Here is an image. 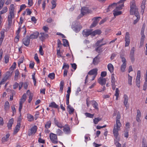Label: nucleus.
Here are the masks:
<instances>
[{
    "instance_id": "nucleus-50",
    "label": "nucleus",
    "mask_w": 147,
    "mask_h": 147,
    "mask_svg": "<svg viewBox=\"0 0 147 147\" xmlns=\"http://www.w3.org/2000/svg\"><path fill=\"white\" fill-rule=\"evenodd\" d=\"M28 118L29 119L28 121H32L34 120L33 116L30 115H29L27 116Z\"/></svg>"
},
{
    "instance_id": "nucleus-38",
    "label": "nucleus",
    "mask_w": 147,
    "mask_h": 147,
    "mask_svg": "<svg viewBox=\"0 0 147 147\" xmlns=\"http://www.w3.org/2000/svg\"><path fill=\"white\" fill-rule=\"evenodd\" d=\"M95 50L98 53H101L102 51V48H101V46H99L96 48Z\"/></svg>"
},
{
    "instance_id": "nucleus-8",
    "label": "nucleus",
    "mask_w": 147,
    "mask_h": 147,
    "mask_svg": "<svg viewBox=\"0 0 147 147\" xmlns=\"http://www.w3.org/2000/svg\"><path fill=\"white\" fill-rule=\"evenodd\" d=\"M129 33L128 32H127L126 33L125 36V47H126L128 46L129 44Z\"/></svg>"
},
{
    "instance_id": "nucleus-63",
    "label": "nucleus",
    "mask_w": 147,
    "mask_h": 147,
    "mask_svg": "<svg viewBox=\"0 0 147 147\" xmlns=\"http://www.w3.org/2000/svg\"><path fill=\"white\" fill-rule=\"evenodd\" d=\"M62 43H61V41L58 39L57 40V45H58V47L60 48L61 46Z\"/></svg>"
},
{
    "instance_id": "nucleus-31",
    "label": "nucleus",
    "mask_w": 147,
    "mask_h": 147,
    "mask_svg": "<svg viewBox=\"0 0 147 147\" xmlns=\"http://www.w3.org/2000/svg\"><path fill=\"white\" fill-rule=\"evenodd\" d=\"M14 7L13 4H11L10 5L9 8V13L14 14Z\"/></svg>"
},
{
    "instance_id": "nucleus-4",
    "label": "nucleus",
    "mask_w": 147,
    "mask_h": 147,
    "mask_svg": "<svg viewBox=\"0 0 147 147\" xmlns=\"http://www.w3.org/2000/svg\"><path fill=\"white\" fill-rule=\"evenodd\" d=\"M114 136L115 138V140L114 143L117 147H121V144L119 142L120 140V138L118 137V132L117 131H114L113 132ZM125 144H123V146L122 147H126L125 146Z\"/></svg>"
},
{
    "instance_id": "nucleus-7",
    "label": "nucleus",
    "mask_w": 147,
    "mask_h": 147,
    "mask_svg": "<svg viewBox=\"0 0 147 147\" xmlns=\"http://www.w3.org/2000/svg\"><path fill=\"white\" fill-rule=\"evenodd\" d=\"M99 18H101L99 17H94L92 19V20H94V21L90 26V28H92L96 26L100 20Z\"/></svg>"
},
{
    "instance_id": "nucleus-48",
    "label": "nucleus",
    "mask_w": 147,
    "mask_h": 147,
    "mask_svg": "<svg viewBox=\"0 0 147 147\" xmlns=\"http://www.w3.org/2000/svg\"><path fill=\"white\" fill-rule=\"evenodd\" d=\"M7 10V7H5L3 9L0 11V14H2L5 13Z\"/></svg>"
},
{
    "instance_id": "nucleus-44",
    "label": "nucleus",
    "mask_w": 147,
    "mask_h": 147,
    "mask_svg": "<svg viewBox=\"0 0 147 147\" xmlns=\"http://www.w3.org/2000/svg\"><path fill=\"white\" fill-rule=\"evenodd\" d=\"M48 77L51 79H53L55 78V74L54 73L49 74Z\"/></svg>"
},
{
    "instance_id": "nucleus-24",
    "label": "nucleus",
    "mask_w": 147,
    "mask_h": 147,
    "mask_svg": "<svg viewBox=\"0 0 147 147\" xmlns=\"http://www.w3.org/2000/svg\"><path fill=\"white\" fill-rule=\"evenodd\" d=\"M10 135L8 134L6 135V136L2 138V142H7L8 140Z\"/></svg>"
},
{
    "instance_id": "nucleus-15",
    "label": "nucleus",
    "mask_w": 147,
    "mask_h": 147,
    "mask_svg": "<svg viewBox=\"0 0 147 147\" xmlns=\"http://www.w3.org/2000/svg\"><path fill=\"white\" fill-rule=\"evenodd\" d=\"M100 57L98 55L95 57L93 60V63L94 65H96L100 62Z\"/></svg>"
},
{
    "instance_id": "nucleus-55",
    "label": "nucleus",
    "mask_w": 147,
    "mask_h": 147,
    "mask_svg": "<svg viewBox=\"0 0 147 147\" xmlns=\"http://www.w3.org/2000/svg\"><path fill=\"white\" fill-rule=\"evenodd\" d=\"M137 17V19L135 20L134 21L133 24H135L138 21L139 19L140 18V16L139 15V13L138 16H136Z\"/></svg>"
},
{
    "instance_id": "nucleus-37",
    "label": "nucleus",
    "mask_w": 147,
    "mask_h": 147,
    "mask_svg": "<svg viewBox=\"0 0 147 147\" xmlns=\"http://www.w3.org/2000/svg\"><path fill=\"white\" fill-rule=\"evenodd\" d=\"M85 115L86 116V117L92 118L94 116V114H91L88 113H85Z\"/></svg>"
},
{
    "instance_id": "nucleus-1",
    "label": "nucleus",
    "mask_w": 147,
    "mask_h": 147,
    "mask_svg": "<svg viewBox=\"0 0 147 147\" xmlns=\"http://www.w3.org/2000/svg\"><path fill=\"white\" fill-rule=\"evenodd\" d=\"M130 14L131 15H135V16H138V9L136 5V1L132 0L130 3Z\"/></svg>"
},
{
    "instance_id": "nucleus-28",
    "label": "nucleus",
    "mask_w": 147,
    "mask_h": 147,
    "mask_svg": "<svg viewBox=\"0 0 147 147\" xmlns=\"http://www.w3.org/2000/svg\"><path fill=\"white\" fill-rule=\"evenodd\" d=\"M92 105L94 107L97 111L98 110V105L97 102L95 101H92Z\"/></svg>"
},
{
    "instance_id": "nucleus-49",
    "label": "nucleus",
    "mask_w": 147,
    "mask_h": 147,
    "mask_svg": "<svg viewBox=\"0 0 147 147\" xmlns=\"http://www.w3.org/2000/svg\"><path fill=\"white\" fill-rule=\"evenodd\" d=\"M39 47V52L41 55H43L44 54V53L43 51L42 47V46L40 45V46Z\"/></svg>"
},
{
    "instance_id": "nucleus-36",
    "label": "nucleus",
    "mask_w": 147,
    "mask_h": 147,
    "mask_svg": "<svg viewBox=\"0 0 147 147\" xmlns=\"http://www.w3.org/2000/svg\"><path fill=\"white\" fill-rule=\"evenodd\" d=\"M64 85V82L63 81H61L60 83V91H61V92L63 91Z\"/></svg>"
},
{
    "instance_id": "nucleus-27",
    "label": "nucleus",
    "mask_w": 147,
    "mask_h": 147,
    "mask_svg": "<svg viewBox=\"0 0 147 147\" xmlns=\"http://www.w3.org/2000/svg\"><path fill=\"white\" fill-rule=\"evenodd\" d=\"M115 9L116 8H115ZM117 10L116 9H115L113 10V11H114L113 14L114 16H117L121 14L122 12L121 11H116V10Z\"/></svg>"
},
{
    "instance_id": "nucleus-19",
    "label": "nucleus",
    "mask_w": 147,
    "mask_h": 147,
    "mask_svg": "<svg viewBox=\"0 0 147 147\" xmlns=\"http://www.w3.org/2000/svg\"><path fill=\"white\" fill-rule=\"evenodd\" d=\"M124 100L123 102L124 104L126 107V108L127 109L128 107V106H127V104L128 101V96L126 94L124 95Z\"/></svg>"
},
{
    "instance_id": "nucleus-59",
    "label": "nucleus",
    "mask_w": 147,
    "mask_h": 147,
    "mask_svg": "<svg viewBox=\"0 0 147 147\" xmlns=\"http://www.w3.org/2000/svg\"><path fill=\"white\" fill-rule=\"evenodd\" d=\"M34 62L31 61L29 65V67L31 69H33L34 67Z\"/></svg>"
},
{
    "instance_id": "nucleus-35",
    "label": "nucleus",
    "mask_w": 147,
    "mask_h": 147,
    "mask_svg": "<svg viewBox=\"0 0 147 147\" xmlns=\"http://www.w3.org/2000/svg\"><path fill=\"white\" fill-rule=\"evenodd\" d=\"M45 34L43 33H41L39 34V37L41 40L43 41L45 39Z\"/></svg>"
},
{
    "instance_id": "nucleus-16",
    "label": "nucleus",
    "mask_w": 147,
    "mask_h": 147,
    "mask_svg": "<svg viewBox=\"0 0 147 147\" xmlns=\"http://www.w3.org/2000/svg\"><path fill=\"white\" fill-rule=\"evenodd\" d=\"M90 30L85 29L83 30L82 32L83 35L85 37L88 36L89 35H90Z\"/></svg>"
},
{
    "instance_id": "nucleus-20",
    "label": "nucleus",
    "mask_w": 147,
    "mask_h": 147,
    "mask_svg": "<svg viewBox=\"0 0 147 147\" xmlns=\"http://www.w3.org/2000/svg\"><path fill=\"white\" fill-rule=\"evenodd\" d=\"M49 107L52 108H57L58 109H59V106L57 105L54 102H51L49 105Z\"/></svg>"
},
{
    "instance_id": "nucleus-60",
    "label": "nucleus",
    "mask_w": 147,
    "mask_h": 147,
    "mask_svg": "<svg viewBox=\"0 0 147 147\" xmlns=\"http://www.w3.org/2000/svg\"><path fill=\"white\" fill-rule=\"evenodd\" d=\"M23 103L20 102V106L19 108V111L20 113H21V109L22 107V104Z\"/></svg>"
},
{
    "instance_id": "nucleus-10",
    "label": "nucleus",
    "mask_w": 147,
    "mask_h": 147,
    "mask_svg": "<svg viewBox=\"0 0 147 147\" xmlns=\"http://www.w3.org/2000/svg\"><path fill=\"white\" fill-rule=\"evenodd\" d=\"M37 128L36 126L32 127L28 131V135L30 136L32 134H34L37 131Z\"/></svg>"
},
{
    "instance_id": "nucleus-61",
    "label": "nucleus",
    "mask_w": 147,
    "mask_h": 147,
    "mask_svg": "<svg viewBox=\"0 0 147 147\" xmlns=\"http://www.w3.org/2000/svg\"><path fill=\"white\" fill-rule=\"evenodd\" d=\"M130 57L131 61L132 62H134L135 60L134 55L130 54Z\"/></svg>"
},
{
    "instance_id": "nucleus-57",
    "label": "nucleus",
    "mask_w": 147,
    "mask_h": 147,
    "mask_svg": "<svg viewBox=\"0 0 147 147\" xmlns=\"http://www.w3.org/2000/svg\"><path fill=\"white\" fill-rule=\"evenodd\" d=\"M145 4H142L141 5V12L143 13L144 12V9L145 8Z\"/></svg>"
},
{
    "instance_id": "nucleus-33",
    "label": "nucleus",
    "mask_w": 147,
    "mask_h": 147,
    "mask_svg": "<svg viewBox=\"0 0 147 147\" xmlns=\"http://www.w3.org/2000/svg\"><path fill=\"white\" fill-rule=\"evenodd\" d=\"M147 88V78H145V82L143 85V90L145 91Z\"/></svg>"
},
{
    "instance_id": "nucleus-51",
    "label": "nucleus",
    "mask_w": 147,
    "mask_h": 147,
    "mask_svg": "<svg viewBox=\"0 0 147 147\" xmlns=\"http://www.w3.org/2000/svg\"><path fill=\"white\" fill-rule=\"evenodd\" d=\"M51 124V122L50 121H48L47 122L46 124L45 125V127L46 128H49Z\"/></svg>"
},
{
    "instance_id": "nucleus-13",
    "label": "nucleus",
    "mask_w": 147,
    "mask_h": 147,
    "mask_svg": "<svg viewBox=\"0 0 147 147\" xmlns=\"http://www.w3.org/2000/svg\"><path fill=\"white\" fill-rule=\"evenodd\" d=\"M98 81L100 84L102 86L103 85H105V84L106 80L105 78L100 77L98 79Z\"/></svg>"
},
{
    "instance_id": "nucleus-25",
    "label": "nucleus",
    "mask_w": 147,
    "mask_h": 147,
    "mask_svg": "<svg viewBox=\"0 0 147 147\" xmlns=\"http://www.w3.org/2000/svg\"><path fill=\"white\" fill-rule=\"evenodd\" d=\"M67 108L69 110L68 111L69 114H72L74 110V108L71 107L70 105L67 106Z\"/></svg>"
},
{
    "instance_id": "nucleus-62",
    "label": "nucleus",
    "mask_w": 147,
    "mask_h": 147,
    "mask_svg": "<svg viewBox=\"0 0 147 147\" xmlns=\"http://www.w3.org/2000/svg\"><path fill=\"white\" fill-rule=\"evenodd\" d=\"M128 131L127 130H126L124 132V135L125 137L126 138H127L128 136Z\"/></svg>"
},
{
    "instance_id": "nucleus-64",
    "label": "nucleus",
    "mask_w": 147,
    "mask_h": 147,
    "mask_svg": "<svg viewBox=\"0 0 147 147\" xmlns=\"http://www.w3.org/2000/svg\"><path fill=\"white\" fill-rule=\"evenodd\" d=\"M107 75V72L106 71H102L101 74V78L105 77Z\"/></svg>"
},
{
    "instance_id": "nucleus-5",
    "label": "nucleus",
    "mask_w": 147,
    "mask_h": 147,
    "mask_svg": "<svg viewBox=\"0 0 147 147\" xmlns=\"http://www.w3.org/2000/svg\"><path fill=\"white\" fill-rule=\"evenodd\" d=\"M81 11V13L80 15L81 17L83 16L86 13H91L92 12V11L91 10L89 9L88 7H82Z\"/></svg>"
},
{
    "instance_id": "nucleus-46",
    "label": "nucleus",
    "mask_w": 147,
    "mask_h": 147,
    "mask_svg": "<svg viewBox=\"0 0 147 147\" xmlns=\"http://www.w3.org/2000/svg\"><path fill=\"white\" fill-rule=\"evenodd\" d=\"M63 45L64 47L67 46V45H69V43L68 40L66 39H63Z\"/></svg>"
},
{
    "instance_id": "nucleus-22",
    "label": "nucleus",
    "mask_w": 147,
    "mask_h": 147,
    "mask_svg": "<svg viewBox=\"0 0 147 147\" xmlns=\"http://www.w3.org/2000/svg\"><path fill=\"white\" fill-rule=\"evenodd\" d=\"M107 67L108 70L111 73L113 72L114 67L113 65L111 64H109L108 65Z\"/></svg>"
},
{
    "instance_id": "nucleus-43",
    "label": "nucleus",
    "mask_w": 147,
    "mask_h": 147,
    "mask_svg": "<svg viewBox=\"0 0 147 147\" xmlns=\"http://www.w3.org/2000/svg\"><path fill=\"white\" fill-rule=\"evenodd\" d=\"M126 63H123L121 67V70L122 72H124L126 67Z\"/></svg>"
},
{
    "instance_id": "nucleus-21",
    "label": "nucleus",
    "mask_w": 147,
    "mask_h": 147,
    "mask_svg": "<svg viewBox=\"0 0 147 147\" xmlns=\"http://www.w3.org/2000/svg\"><path fill=\"white\" fill-rule=\"evenodd\" d=\"M63 131L66 134H69L71 131L70 127L68 126L67 125V126L66 125V127H65L64 128Z\"/></svg>"
},
{
    "instance_id": "nucleus-56",
    "label": "nucleus",
    "mask_w": 147,
    "mask_h": 147,
    "mask_svg": "<svg viewBox=\"0 0 147 147\" xmlns=\"http://www.w3.org/2000/svg\"><path fill=\"white\" fill-rule=\"evenodd\" d=\"M34 59L35 60L37 61V63H39V62L40 61L39 59H38V55L37 53H36L35 55Z\"/></svg>"
},
{
    "instance_id": "nucleus-34",
    "label": "nucleus",
    "mask_w": 147,
    "mask_h": 147,
    "mask_svg": "<svg viewBox=\"0 0 147 147\" xmlns=\"http://www.w3.org/2000/svg\"><path fill=\"white\" fill-rule=\"evenodd\" d=\"M132 77L130 76L129 74L128 75V83L130 85H132Z\"/></svg>"
},
{
    "instance_id": "nucleus-53",
    "label": "nucleus",
    "mask_w": 147,
    "mask_h": 147,
    "mask_svg": "<svg viewBox=\"0 0 147 147\" xmlns=\"http://www.w3.org/2000/svg\"><path fill=\"white\" fill-rule=\"evenodd\" d=\"M0 10H1L3 7L5 2L4 0H0Z\"/></svg>"
},
{
    "instance_id": "nucleus-3",
    "label": "nucleus",
    "mask_w": 147,
    "mask_h": 147,
    "mask_svg": "<svg viewBox=\"0 0 147 147\" xmlns=\"http://www.w3.org/2000/svg\"><path fill=\"white\" fill-rule=\"evenodd\" d=\"M126 0H120L119 2H118L117 3H114L111 5H109V7L108 8V10L111 9H113L114 5H116L117 4H119L120 3H122V4L119 5L118 6L116 7V8L117 10H121L122 9V7L124 6V3ZM108 10H107V11Z\"/></svg>"
},
{
    "instance_id": "nucleus-23",
    "label": "nucleus",
    "mask_w": 147,
    "mask_h": 147,
    "mask_svg": "<svg viewBox=\"0 0 147 147\" xmlns=\"http://www.w3.org/2000/svg\"><path fill=\"white\" fill-rule=\"evenodd\" d=\"M145 37V36H141V37L140 39V45L139 47V48H140L143 46L144 41Z\"/></svg>"
},
{
    "instance_id": "nucleus-32",
    "label": "nucleus",
    "mask_w": 147,
    "mask_h": 147,
    "mask_svg": "<svg viewBox=\"0 0 147 147\" xmlns=\"http://www.w3.org/2000/svg\"><path fill=\"white\" fill-rule=\"evenodd\" d=\"M9 108V102L7 101H6L5 103V105H4V108L5 110H8Z\"/></svg>"
},
{
    "instance_id": "nucleus-39",
    "label": "nucleus",
    "mask_w": 147,
    "mask_h": 147,
    "mask_svg": "<svg viewBox=\"0 0 147 147\" xmlns=\"http://www.w3.org/2000/svg\"><path fill=\"white\" fill-rule=\"evenodd\" d=\"M101 120V119L99 117L95 118L93 120L94 123L95 124H97L98 122Z\"/></svg>"
},
{
    "instance_id": "nucleus-52",
    "label": "nucleus",
    "mask_w": 147,
    "mask_h": 147,
    "mask_svg": "<svg viewBox=\"0 0 147 147\" xmlns=\"http://www.w3.org/2000/svg\"><path fill=\"white\" fill-rule=\"evenodd\" d=\"M140 81L139 80H136V84L138 88H140Z\"/></svg>"
},
{
    "instance_id": "nucleus-18",
    "label": "nucleus",
    "mask_w": 147,
    "mask_h": 147,
    "mask_svg": "<svg viewBox=\"0 0 147 147\" xmlns=\"http://www.w3.org/2000/svg\"><path fill=\"white\" fill-rule=\"evenodd\" d=\"M39 35V33L37 32H34L33 34H31L30 36L29 37L30 38V39H35L37 38L38 36Z\"/></svg>"
},
{
    "instance_id": "nucleus-47",
    "label": "nucleus",
    "mask_w": 147,
    "mask_h": 147,
    "mask_svg": "<svg viewBox=\"0 0 147 147\" xmlns=\"http://www.w3.org/2000/svg\"><path fill=\"white\" fill-rule=\"evenodd\" d=\"M141 77V71L140 70H138L137 71V76L136 80H140Z\"/></svg>"
},
{
    "instance_id": "nucleus-12",
    "label": "nucleus",
    "mask_w": 147,
    "mask_h": 147,
    "mask_svg": "<svg viewBox=\"0 0 147 147\" xmlns=\"http://www.w3.org/2000/svg\"><path fill=\"white\" fill-rule=\"evenodd\" d=\"M82 28V26L80 25H76L72 27V28L76 32H79Z\"/></svg>"
},
{
    "instance_id": "nucleus-54",
    "label": "nucleus",
    "mask_w": 147,
    "mask_h": 147,
    "mask_svg": "<svg viewBox=\"0 0 147 147\" xmlns=\"http://www.w3.org/2000/svg\"><path fill=\"white\" fill-rule=\"evenodd\" d=\"M9 56L8 55H6L5 57V63H7L9 62Z\"/></svg>"
},
{
    "instance_id": "nucleus-9",
    "label": "nucleus",
    "mask_w": 147,
    "mask_h": 147,
    "mask_svg": "<svg viewBox=\"0 0 147 147\" xmlns=\"http://www.w3.org/2000/svg\"><path fill=\"white\" fill-rule=\"evenodd\" d=\"M30 38L29 36H27L26 37L24 38L23 39V44L26 46H28L30 44Z\"/></svg>"
},
{
    "instance_id": "nucleus-58",
    "label": "nucleus",
    "mask_w": 147,
    "mask_h": 147,
    "mask_svg": "<svg viewBox=\"0 0 147 147\" xmlns=\"http://www.w3.org/2000/svg\"><path fill=\"white\" fill-rule=\"evenodd\" d=\"M35 73H34L32 75V79L33 80L34 85V86H36V80L35 77Z\"/></svg>"
},
{
    "instance_id": "nucleus-29",
    "label": "nucleus",
    "mask_w": 147,
    "mask_h": 147,
    "mask_svg": "<svg viewBox=\"0 0 147 147\" xmlns=\"http://www.w3.org/2000/svg\"><path fill=\"white\" fill-rule=\"evenodd\" d=\"M54 121L55 124H56L57 126L61 128L63 127V126L61 124L59 123L58 121L56 120L55 118L54 119Z\"/></svg>"
},
{
    "instance_id": "nucleus-40",
    "label": "nucleus",
    "mask_w": 147,
    "mask_h": 147,
    "mask_svg": "<svg viewBox=\"0 0 147 147\" xmlns=\"http://www.w3.org/2000/svg\"><path fill=\"white\" fill-rule=\"evenodd\" d=\"M15 74L14 77V78L15 80H16L17 79L18 76L20 74V73L18 69H17L15 71Z\"/></svg>"
},
{
    "instance_id": "nucleus-17",
    "label": "nucleus",
    "mask_w": 147,
    "mask_h": 147,
    "mask_svg": "<svg viewBox=\"0 0 147 147\" xmlns=\"http://www.w3.org/2000/svg\"><path fill=\"white\" fill-rule=\"evenodd\" d=\"M13 119L12 118L10 119L9 121V122L7 123V125L8 129H11V127L13 123Z\"/></svg>"
},
{
    "instance_id": "nucleus-14",
    "label": "nucleus",
    "mask_w": 147,
    "mask_h": 147,
    "mask_svg": "<svg viewBox=\"0 0 147 147\" xmlns=\"http://www.w3.org/2000/svg\"><path fill=\"white\" fill-rule=\"evenodd\" d=\"M98 69L97 68H94L90 70L88 73V74L92 75H97V74Z\"/></svg>"
},
{
    "instance_id": "nucleus-26",
    "label": "nucleus",
    "mask_w": 147,
    "mask_h": 147,
    "mask_svg": "<svg viewBox=\"0 0 147 147\" xmlns=\"http://www.w3.org/2000/svg\"><path fill=\"white\" fill-rule=\"evenodd\" d=\"M20 123H18L17 125L16 126L15 129H14V133L16 134L17 133L19 130L20 127Z\"/></svg>"
},
{
    "instance_id": "nucleus-41",
    "label": "nucleus",
    "mask_w": 147,
    "mask_h": 147,
    "mask_svg": "<svg viewBox=\"0 0 147 147\" xmlns=\"http://www.w3.org/2000/svg\"><path fill=\"white\" fill-rule=\"evenodd\" d=\"M145 24H144L143 25V26L141 28V36H145L144 34V32L145 29Z\"/></svg>"
},
{
    "instance_id": "nucleus-30",
    "label": "nucleus",
    "mask_w": 147,
    "mask_h": 147,
    "mask_svg": "<svg viewBox=\"0 0 147 147\" xmlns=\"http://www.w3.org/2000/svg\"><path fill=\"white\" fill-rule=\"evenodd\" d=\"M26 94H24L22 96L20 102L23 103L26 100Z\"/></svg>"
},
{
    "instance_id": "nucleus-2",
    "label": "nucleus",
    "mask_w": 147,
    "mask_h": 147,
    "mask_svg": "<svg viewBox=\"0 0 147 147\" xmlns=\"http://www.w3.org/2000/svg\"><path fill=\"white\" fill-rule=\"evenodd\" d=\"M120 115L119 112L117 114V117H116V125L114 126V129H113V132L114 131H117L118 132V131L120 129V126L121 123H120L119 119H120Z\"/></svg>"
},
{
    "instance_id": "nucleus-11",
    "label": "nucleus",
    "mask_w": 147,
    "mask_h": 147,
    "mask_svg": "<svg viewBox=\"0 0 147 147\" xmlns=\"http://www.w3.org/2000/svg\"><path fill=\"white\" fill-rule=\"evenodd\" d=\"M111 82L112 83V89L114 90L116 86L115 85V78L114 76V74H112L111 75Z\"/></svg>"
},
{
    "instance_id": "nucleus-45",
    "label": "nucleus",
    "mask_w": 147,
    "mask_h": 147,
    "mask_svg": "<svg viewBox=\"0 0 147 147\" xmlns=\"http://www.w3.org/2000/svg\"><path fill=\"white\" fill-rule=\"evenodd\" d=\"M57 1V0H52V1L51 2V3L52 4V9H54L55 7L56 6V2Z\"/></svg>"
},
{
    "instance_id": "nucleus-6",
    "label": "nucleus",
    "mask_w": 147,
    "mask_h": 147,
    "mask_svg": "<svg viewBox=\"0 0 147 147\" xmlns=\"http://www.w3.org/2000/svg\"><path fill=\"white\" fill-rule=\"evenodd\" d=\"M50 138L52 142L57 143L58 142L56 134L51 133L50 134Z\"/></svg>"
},
{
    "instance_id": "nucleus-42",
    "label": "nucleus",
    "mask_w": 147,
    "mask_h": 147,
    "mask_svg": "<svg viewBox=\"0 0 147 147\" xmlns=\"http://www.w3.org/2000/svg\"><path fill=\"white\" fill-rule=\"evenodd\" d=\"M11 76V75L10 74V72L7 71L6 72V75L4 78H5V79L7 80V79H8L9 77Z\"/></svg>"
}]
</instances>
